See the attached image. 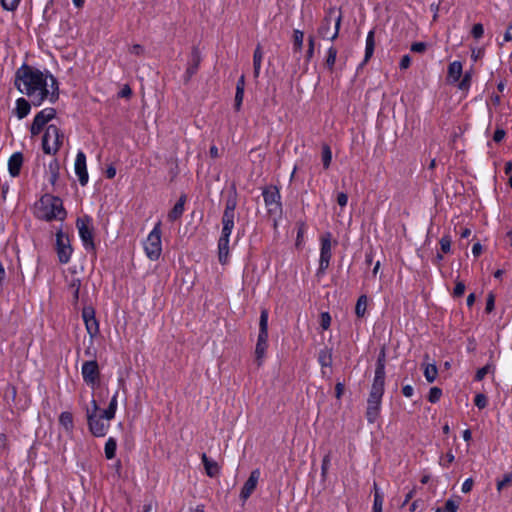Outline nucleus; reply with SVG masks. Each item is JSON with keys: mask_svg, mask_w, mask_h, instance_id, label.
<instances>
[{"mask_svg": "<svg viewBox=\"0 0 512 512\" xmlns=\"http://www.w3.org/2000/svg\"><path fill=\"white\" fill-rule=\"evenodd\" d=\"M465 292V284L462 281H456L455 287L453 289V297L454 298H460L464 295Z\"/></svg>", "mask_w": 512, "mask_h": 512, "instance_id": "nucleus-58", "label": "nucleus"}, {"mask_svg": "<svg viewBox=\"0 0 512 512\" xmlns=\"http://www.w3.org/2000/svg\"><path fill=\"white\" fill-rule=\"evenodd\" d=\"M21 0H1L2 7L7 11H14Z\"/></svg>", "mask_w": 512, "mask_h": 512, "instance_id": "nucleus-59", "label": "nucleus"}, {"mask_svg": "<svg viewBox=\"0 0 512 512\" xmlns=\"http://www.w3.org/2000/svg\"><path fill=\"white\" fill-rule=\"evenodd\" d=\"M74 170L78 177L79 183L82 186H85L89 181V175L87 171L86 154L81 150H79L76 154Z\"/></svg>", "mask_w": 512, "mask_h": 512, "instance_id": "nucleus-14", "label": "nucleus"}, {"mask_svg": "<svg viewBox=\"0 0 512 512\" xmlns=\"http://www.w3.org/2000/svg\"><path fill=\"white\" fill-rule=\"evenodd\" d=\"M423 374L428 383H433L438 375V368L435 363L424 364Z\"/></svg>", "mask_w": 512, "mask_h": 512, "instance_id": "nucleus-36", "label": "nucleus"}, {"mask_svg": "<svg viewBox=\"0 0 512 512\" xmlns=\"http://www.w3.org/2000/svg\"><path fill=\"white\" fill-rule=\"evenodd\" d=\"M369 298L366 294L358 297L355 305V315L357 318H364L367 312Z\"/></svg>", "mask_w": 512, "mask_h": 512, "instance_id": "nucleus-31", "label": "nucleus"}, {"mask_svg": "<svg viewBox=\"0 0 512 512\" xmlns=\"http://www.w3.org/2000/svg\"><path fill=\"white\" fill-rule=\"evenodd\" d=\"M31 101L29 102L27 99L20 97L15 102V115L18 119H23L29 115L31 111Z\"/></svg>", "mask_w": 512, "mask_h": 512, "instance_id": "nucleus-25", "label": "nucleus"}, {"mask_svg": "<svg viewBox=\"0 0 512 512\" xmlns=\"http://www.w3.org/2000/svg\"><path fill=\"white\" fill-rule=\"evenodd\" d=\"M472 72L466 71L458 81V89L461 91H468L471 87Z\"/></svg>", "mask_w": 512, "mask_h": 512, "instance_id": "nucleus-41", "label": "nucleus"}, {"mask_svg": "<svg viewBox=\"0 0 512 512\" xmlns=\"http://www.w3.org/2000/svg\"><path fill=\"white\" fill-rule=\"evenodd\" d=\"M441 396L442 389L435 386L430 388L427 399L431 403H437L440 400Z\"/></svg>", "mask_w": 512, "mask_h": 512, "instance_id": "nucleus-46", "label": "nucleus"}, {"mask_svg": "<svg viewBox=\"0 0 512 512\" xmlns=\"http://www.w3.org/2000/svg\"><path fill=\"white\" fill-rule=\"evenodd\" d=\"M76 227L78 229L79 237L82 241L84 249L88 252L94 251L95 242L92 218L88 215H84L83 217L77 218Z\"/></svg>", "mask_w": 512, "mask_h": 512, "instance_id": "nucleus-8", "label": "nucleus"}, {"mask_svg": "<svg viewBox=\"0 0 512 512\" xmlns=\"http://www.w3.org/2000/svg\"><path fill=\"white\" fill-rule=\"evenodd\" d=\"M474 404L480 410L486 408V406L488 404L487 396L483 393L476 394L474 397Z\"/></svg>", "mask_w": 512, "mask_h": 512, "instance_id": "nucleus-49", "label": "nucleus"}, {"mask_svg": "<svg viewBox=\"0 0 512 512\" xmlns=\"http://www.w3.org/2000/svg\"><path fill=\"white\" fill-rule=\"evenodd\" d=\"M81 375L84 383L95 389L100 384L101 371L98 362L91 359L83 362L81 367Z\"/></svg>", "mask_w": 512, "mask_h": 512, "instance_id": "nucleus-10", "label": "nucleus"}, {"mask_svg": "<svg viewBox=\"0 0 512 512\" xmlns=\"http://www.w3.org/2000/svg\"><path fill=\"white\" fill-rule=\"evenodd\" d=\"M459 508V503L454 501L453 499H448L445 502L444 508L442 509L444 512H457Z\"/></svg>", "mask_w": 512, "mask_h": 512, "instance_id": "nucleus-60", "label": "nucleus"}, {"mask_svg": "<svg viewBox=\"0 0 512 512\" xmlns=\"http://www.w3.org/2000/svg\"><path fill=\"white\" fill-rule=\"evenodd\" d=\"M221 224H222L221 234L231 236L232 231L234 229L235 222L230 221L226 218H221Z\"/></svg>", "mask_w": 512, "mask_h": 512, "instance_id": "nucleus-47", "label": "nucleus"}, {"mask_svg": "<svg viewBox=\"0 0 512 512\" xmlns=\"http://www.w3.org/2000/svg\"><path fill=\"white\" fill-rule=\"evenodd\" d=\"M321 157H322L323 168L328 169L332 162V151L328 144H324L322 146Z\"/></svg>", "mask_w": 512, "mask_h": 512, "instance_id": "nucleus-42", "label": "nucleus"}, {"mask_svg": "<svg viewBox=\"0 0 512 512\" xmlns=\"http://www.w3.org/2000/svg\"><path fill=\"white\" fill-rule=\"evenodd\" d=\"M320 254L319 265L316 270L315 276L320 280L330 266L332 259V233L326 231L320 235Z\"/></svg>", "mask_w": 512, "mask_h": 512, "instance_id": "nucleus-6", "label": "nucleus"}, {"mask_svg": "<svg viewBox=\"0 0 512 512\" xmlns=\"http://www.w3.org/2000/svg\"><path fill=\"white\" fill-rule=\"evenodd\" d=\"M427 49V44L424 42H415L411 45L410 50L415 53H423Z\"/></svg>", "mask_w": 512, "mask_h": 512, "instance_id": "nucleus-62", "label": "nucleus"}, {"mask_svg": "<svg viewBox=\"0 0 512 512\" xmlns=\"http://www.w3.org/2000/svg\"><path fill=\"white\" fill-rule=\"evenodd\" d=\"M49 178L48 182L53 186L54 190H56L57 183L60 176V164L57 159H54L49 163L48 166Z\"/></svg>", "mask_w": 512, "mask_h": 512, "instance_id": "nucleus-27", "label": "nucleus"}, {"mask_svg": "<svg viewBox=\"0 0 512 512\" xmlns=\"http://www.w3.org/2000/svg\"><path fill=\"white\" fill-rule=\"evenodd\" d=\"M263 50L260 44H258L253 53V76L257 79L260 75L262 60H263Z\"/></svg>", "mask_w": 512, "mask_h": 512, "instance_id": "nucleus-28", "label": "nucleus"}, {"mask_svg": "<svg viewBox=\"0 0 512 512\" xmlns=\"http://www.w3.org/2000/svg\"><path fill=\"white\" fill-rule=\"evenodd\" d=\"M341 24V11L337 7L330 8L325 15L323 30L339 32Z\"/></svg>", "mask_w": 512, "mask_h": 512, "instance_id": "nucleus-13", "label": "nucleus"}, {"mask_svg": "<svg viewBox=\"0 0 512 512\" xmlns=\"http://www.w3.org/2000/svg\"><path fill=\"white\" fill-rule=\"evenodd\" d=\"M36 217L46 222L53 220L64 221L67 217V211L64 208L62 199L50 193L44 194L39 200Z\"/></svg>", "mask_w": 512, "mask_h": 512, "instance_id": "nucleus-2", "label": "nucleus"}, {"mask_svg": "<svg viewBox=\"0 0 512 512\" xmlns=\"http://www.w3.org/2000/svg\"><path fill=\"white\" fill-rule=\"evenodd\" d=\"M200 62H201L200 51H199V49L197 47H193V49L191 51L189 66H188V68L186 70V74L189 77H191L192 75H194L198 71Z\"/></svg>", "mask_w": 512, "mask_h": 512, "instance_id": "nucleus-26", "label": "nucleus"}, {"mask_svg": "<svg viewBox=\"0 0 512 512\" xmlns=\"http://www.w3.org/2000/svg\"><path fill=\"white\" fill-rule=\"evenodd\" d=\"M55 251L57 253L58 261L61 264H67L71 260L73 254V247L68 234L64 233L62 229L56 232Z\"/></svg>", "mask_w": 512, "mask_h": 512, "instance_id": "nucleus-9", "label": "nucleus"}, {"mask_svg": "<svg viewBox=\"0 0 512 512\" xmlns=\"http://www.w3.org/2000/svg\"><path fill=\"white\" fill-rule=\"evenodd\" d=\"M463 74V65L460 61L455 60L448 65L447 80L449 83H457Z\"/></svg>", "mask_w": 512, "mask_h": 512, "instance_id": "nucleus-21", "label": "nucleus"}, {"mask_svg": "<svg viewBox=\"0 0 512 512\" xmlns=\"http://www.w3.org/2000/svg\"><path fill=\"white\" fill-rule=\"evenodd\" d=\"M230 237L229 235H220L218 239V260L220 264L226 265L229 262V243H230Z\"/></svg>", "mask_w": 512, "mask_h": 512, "instance_id": "nucleus-17", "label": "nucleus"}, {"mask_svg": "<svg viewBox=\"0 0 512 512\" xmlns=\"http://www.w3.org/2000/svg\"><path fill=\"white\" fill-rule=\"evenodd\" d=\"M384 496L379 490L376 483H374V501L372 510L373 512H382L383 509Z\"/></svg>", "mask_w": 512, "mask_h": 512, "instance_id": "nucleus-37", "label": "nucleus"}, {"mask_svg": "<svg viewBox=\"0 0 512 512\" xmlns=\"http://www.w3.org/2000/svg\"><path fill=\"white\" fill-rule=\"evenodd\" d=\"M386 367V351L382 348L377 356L375 369L385 370Z\"/></svg>", "mask_w": 512, "mask_h": 512, "instance_id": "nucleus-51", "label": "nucleus"}, {"mask_svg": "<svg viewBox=\"0 0 512 512\" xmlns=\"http://www.w3.org/2000/svg\"><path fill=\"white\" fill-rule=\"evenodd\" d=\"M56 117V109L52 107H47L39 111L30 126V133L32 136H37L42 132L44 127L48 124L49 121Z\"/></svg>", "mask_w": 512, "mask_h": 512, "instance_id": "nucleus-11", "label": "nucleus"}, {"mask_svg": "<svg viewBox=\"0 0 512 512\" xmlns=\"http://www.w3.org/2000/svg\"><path fill=\"white\" fill-rule=\"evenodd\" d=\"M293 54L294 57L298 60L300 59L302 48H303V42H304V35L305 34H293Z\"/></svg>", "mask_w": 512, "mask_h": 512, "instance_id": "nucleus-39", "label": "nucleus"}, {"mask_svg": "<svg viewBox=\"0 0 512 512\" xmlns=\"http://www.w3.org/2000/svg\"><path fill=\"white\" fill-rule=\"evenodd\" d=\"M313 55H314V38L312 37V35H310L308 38V47H307L306 55H305L306 61L309 62L312 59Z\"/></svg>", "mask_w": 512, "mask_h": 512, "instance_id": "nucleus-61", "label": "nucleus"}, {"mask_svg": "<svg viewBox=\"0 0 512 512\" xmlns=\"http://www.w3.org/2000/svg\"><path fill=\"white\" fill-rule=\"evenodd\" d=\"M23 160L24 158L21 152L13 153L8 159V171L12 177H17L20 175Z\"/></svg>", "mask_w": 512, "mask_h": 512, "instance_id": "nucleus-20", "label": "nucleus"}, {"mask_svg": "<svg viewBox=\"0 0 512 512\" xmlns=\"http://www.w3.org/2000/svg\"><path fill=\"white\" fill-rule=\"evenodd\" d=\"M201 460L208 477L214 478L220 474V466L216 461L208 458L205 453L202 454Z\"/></svg>", "mask_w": 512, "mask_h": 512, "instance_id": "nucleus-24", "label": "nucleus"}, {"mask_svg": "<svg viewBox=\"0 0 512 512\" xmlns=\"http://www.w3.org/2000/svg\"><path fill=\"white\" fill-rule=\"evenodd\" d=\"M512 483V471L509 473L504 474L503 478L501 480H498L496 483V488L500 492L506 487L507 485Z\"/></svg>", "mask_w": 512, "mask_h": 512, "instance_id": "nucleus-50", "label": "nucleus"}, {"mask_svg": "<svg viewBox=\"0 0 512 512\" xmlns=\"http://www.w3.org/2000/svg\"><path fill=\"white\" fill-rule=\"evenodd\" d=\"M495 308V295L493 292H489L486 298L485 312L490 314Z\"/></svg>", "mask_w": 512, "mask_h": 512, "instance_id": "nucleus-56", "label": "nucleus"}, {"mask_svg": "<svg viewBox=\"0 0 512 512\" xmlns=\"http://www.w3.org/2000/svg\"><path fill=\"white\" fill-rule=\"evenodd\" d=\"M506 136V131L503 128H497L493 134V141L500 143Z\"/></svg>", "mask_w": 512, "mask_h": 512, "instance_id": "nucleus-63", "label": "nucleus"}, {"mask_svg": "<svg viewBox=\"0 0 512 512\" xmlns=\"http://www.w3.org/2000/svg\"><path fill=\"white\" fill-rule=\"evenodd\" d=\"M118 390L111 397L109 405L106 409L102 410L103 416L108 420H113L116 415L117 407H118Z\"/></svg>", "mask_w": 512, "mask_h": 512, "instance_id": "nucleus-30", "label": "nucleus"}, {"mask_svg": "<svg viewBox=\"0 0 512 512\" xmlns=\"http://www.w3.org/2000/svg\"><path fill=\"white\" fill-rule=\"evenodd\" d=\"M80 288H81V280L79 278H73L68 286V289L72 295L71 303L74 308H77L79 299H80Z\"/></svg>", "mask_w": 512, "mask_h": 512, "instance_id": "nucleus-29", "label": "nucleus"}, {"mask_svg": "<svg viewBox=\"0 0 512 512\" xmlns=\"http://www.w3.org/2000/svg\"><path fill=\"white\" fill-rule=\"evenodd\" d=\"M161 225V221H158L143 242L145 255L151 261L159 260L162 254Z\"/></svg>", "mask_w": 512, "mask_h": 512, "instance_id": "nucleus-5", "label": "nucleus"}, {"mask_svg": "<svg viewBox=\"0 0 512 512\" xmlns=\"http://www.w3.org/2000/svg\"><path fill=\"white\" fill-rule=\"evenodd\" d=\"M496 372V365L493 362H488L483 367L479 368L475 375H474V381L480 382L482 381L486 375L492 374L494 375Z\"/></svg>", "mask_w": 512, "mask_h": 512, "instance_id": "nucleus-33", "label": "nucleus"}, {"mask_svg": "<svg viewBox=\"0 0 512 512\" xmlns=\"http://www.w3.org/2000/svg\"><path fill=\"white\" fill-rule=\"evenodd\" d=\"M268 320H269L268 311L266 309L261 310L258 333L268 334Z\"/></svg>", "mask_w": 512, "mask_h": 512, "instance_id": "nucleus-43", "label": "nucleus"}, {"mask_svg": "<svg viewBox=\"0 0 512 512\" xmlns=\"http://www.w3.org/2000/svg\"><path fill=\"white\" fill-rule=\"evenodd\" d=\"M261 472L260 470L254 469L251 471L248 479L245 481L241 491H240V499L246 501L254 492L257 487L258 481L260 479Z\"/></svg>", "mask_w": 512, "mask_h": 512, "instance_id": "nucleus-15", "label": "nucleus"}, {"mask_svg": "<svg viewBox=\"0 0 512 512\" xmlns=\"http://www.w3.org/2000/svg\"><path fill=\"white\" fill-rule=\"evenodd\" d=\"M332 348H329L325 346L324 348L320 349L317 356V361L319 365L321 366V372L322 374L325 373V368H331L333 364V357H332Z\"/></svg>", "mask_w": 512, "mask_h": 512, "instance_id": "nucleus-22", "label": "nucleus"}, {"mask_svg": "<svg viewBox=\"0 0 512 512\" xmlns=\"http://www.w3.org/2000/svg\"><path fill=\"white\" fill-rule=\"evenodd\" d=\"M85 328H86L87 333L89 334L90 338L91 339L95 338L100 332L99 322H98L97 318L95 317V318L87 321L85 324Z\"/></svg>", "mask_w": 512, "mask_h": 512, "instance_id": "nucleus-40", "label": "nucleus"}, {"mask_svg": "<svg viewBox=\"0 0 512 512\" xmlns=\"http://www.w3.org/2000/svg\"><path fill=\"white\" fill-rule=\"evenodd\" d=\"M262 196L267 214L273 219V227L277 229L283 215L280 189L275 185L266 186L262 189Z\"/></svg>", "mask_w": 512, "mask_h": 512, "instance_id": "nucleus-4", "label": "nucleus"}, {"mask_svg": "<svg viewBox=\"0 0 512 512\" xmlns=\"http://www.w3.org/2000/svg\"><path fill=\"white\" fill-rule=\"evenodd\" d=\"M63 138V133L56 125H48L42 137L43 152L48 155H55L62 146Z\"/></svg>", "mask_w": 512, "mask_h": 512, "instance_id": "nucleus-7", "label": "nucleus"}, {"mask_svg": "<svg viewBox=\"0 0 512 512\" xmlns=\"http://www.w3.org/2000/svg\"><path fill=\"white\" fill-rule=\"evenodd\" d=\"M305 230H306L305 223L301 222L297 228V236H296V242H295V245L297 248H299L303 243Z\"/></svg>", "mask_w": 512, "mask_h": 512, "instance_id": "nucleus-55", "label": "nucleus"}, {"mask_svg": "<svg viewBox=\"0 0 512 512\" xmlns=\"http://www.w3.org/2000/svg\"><path fill=\"white\" fill-rule=\"evenodd\" d=\"M117 441L114 437H109L104 446V453L107 460H112L116 456Z\"/></svg>", "mask_w": 512, "mask_h": 512, "instance_id": "nucleus-35", "label": "nucleus"}, {"mask_svg": "<svg viewBox=\"0 0 512 512\" xmlns=\"http://www.w3.org/2000/svg\"><path fill=\"white\" fill-rule=\"evenodd\" d=\"M238 204V195L235 186H233L232 191L226 198L224 210L236 211V207Z\"/></svg>", "mask_w": 512, "mask_h": 512, "instance_id": "nucleus-38", "label": "nucleus"}, {"mask_svg": "<svg viewBox=\"0 0 512 512\" xmlns=\"http://www.w3.org/2000/svg\"><path fill=\"white\" fill-rule=\"evenodd\" d=\"M336 57H337V50L335 47L331 46L327 50V56H326V61H325V65L328 70H330V71L333 70L335 62H336Z\"/></svg>", "mask_w": 512, "mask_h": 512, "instance_id": "nucleus-44", "label": "nucleus"}, {"mask_svg": "<svg viewBox=\"0 0 512 512\" xmlns=\"http://www.w3.org/2000/svg\"><path fill=\"white\" fill-rule=\"evenodd\" d=\"M452 239L449 234L443 235L439 240L440 250L442 253L447 254L451 251Z\"/></svg>", "mask_w": 512, "mask_h": 512, "instance_id": "nucleus-45", "label": "nucleus"}, {"mask_svg": "<svg viewBox=\"0 0 512 512\" xmlns=\"http://www.w3.org/2000/svg\"><path fill=\"white\" fill-rule=\"evenodd\" d=\"M91 407L86 408L87 426L89 432L97 438L105 437L110 429V421L100 412L97 401L91 400Z\"/></svg>", "mask_w": 512, "mask_h": 512, "instance_id": "nucleus-3", "label": "nucleus"}, {"mask_svg": "<svg viewBox=\"0 0 512 512\" xmlns=\"http://www.w3.org/2000/svg\"><path fill=\"white\" fill-rule=\"evenodd\" d=\"M268 348V334L258 333L255 347V359L258 366H261Z\"/></svg>", "mask_w": 512, "mask_h": 512, "instance_id": "nucleus-19", "label": "nucleus"}, {"mask_svg": "<svg viewBox=\"0 0 512 512\" xmlns=\"http://www.w3.org/2000/svg\"><path fill=\"white\" fill-rule=\"evenodd\" d=\"M381 396L368 395L365 417L369 424H374L380 416L382 407Z\"/></svg>", "mask_w": 512, "mask_h": 512, "instance_id": "nucleus-12", "label": "nucleus"}, {"mask_svg": "<svg viewBox=\"0 0 512 512\" xmlns=\"http://www.w3.org/2000/svg\"><path fill=\"white\" fill-rule=\"evenodd\" d=\"M330 462H331L330 454H326L323 457L322 463H321V476H322L323 479H325L326 476H327L328 469H329V466H330Z\"/></svg>", "mask_w": 512, "mask_h": 512, "instance_id": "nucleus-57", "label": "nucleus"}, {"mask_svg": "<svg viewBox=\"0 0 512 512\" xmlns=\"http://www.w3.org/2000/svg\"><path fill=\"white\" fill-rule=\"evenodd\" d=\"M95 317H96L95 309L92 306H85L82 309V319H83L84 324H86L87 321H89L90 319H93Z\"/></svg>", "mask_w": 512, "mask_h": 512, "instance_id": "nucleus-53", "label": "nucleus"}, {"mask_svg": "<svg viewBox=\"0 0 512 512\" xmlns=\"http://www.w3.org/2000/svg\"><path fill=\"white\" fill-rule=\"evenodd\" d=\"M483 56H484V50L483 49H481V48H472V50H471V59L474 62H477Z\"/></svg>", "mask_w": 512, "mask_h": 512, "instance_id": "nucleus-64", "label": "nucleus"}, {"mask_svg": "<svg viewBox=\"0 0 512 512\" xmlns=\"http://www.w3.org/2000/svg\"><path fill=\"white\" fill-rule=\"evenodd\" d=\"M331 325V315L329 312H322L320 314V327L322 330H328Z\"/></svg>", "mask_w": 512, "mask_h": 512, "instance_id": "nucleus-54", "label": "nucleus"}, {"mask_svg": "<svg viewBox=\"0 0 512 512\" xmlns=\"http://www.w3.org/2000/svg\"><path fill=\"white\" fill-rule=\"evenodd\" d=\"M59 424L67 433H72L74 429V420L71 412L64 411L59 415Z\"/></svg>", "mask_w": 512, "mask_h": 512, "instance_id": "nucleus-32", "label": "nucleus"}, {"mask_svg": "<svg viewBox=\"0 0 512 512\" xmlns=\"http://www.w3.org/2000/svg\"><path fill=\"white\" fill-rule=\"evenodd\" d=\"M455 460V456L451 450H449L445 455L440 457L439 465L443 468H448L450 464H452Z\"/></svg>", "mask_w": 512, "mask_h": 512, "instance_id": "nucleus-48", "label": "nucleus"}, {"mask_svg": "<svg viewBox=\"0 0 512 512\" xmlns=\"http://www.w3.org/2000/svg\"><path fill=\"white\" fill-rule=\"evenodd\" d=\"M385 370L375 369L373 382L369 391L370 395L383 397L385 392Z\"/></svg>", "mask_w": 512, "mask_h": 512, "instance_id": "nucleus-16", "label": "nucleus"}, {"mask_svg": "<svg viewBox=\"0 0 512 512\" xmlns=\"http://www.w3.org/2000/svg\"><path fill=\"white\" fill-rule=\"evenodd\" d=\"M187 201V196L182 194L172 209L167 214V219L169 222L173 223L177 220H180L185 212V203Z\"/></svg>", "mask_w": 512, "mask_h": 512, "instance_id": "nucleus-18", "label": "nucleus"}, {"mask_svg": "<svg viewBox=\"0 0 512 512\" xmlns=\"http://www.w3.org/2000/svg\"><path fill=\"white\" fill-rule=\"evenodd\" d=\"M374 35L375 34H367L365 55H364V59L361 63V66H364L370 60V58L373 56L374 49H375Z\"/></svg>", "mask_w": 512, "mask_h": 512, "instance_id": "nucleus-34", "label": "nucleus"}, {"mask_svg": "<svg viewBox=\"0 0 512 512\" xmlns=\"http://www.w3.org/2000/svg\"><path fill=\"white\" fill-rule=\"evenodd\" d=\"M244 91L245 90H240V88L236 89L235 99H234V110L236 112H239L241 110L243 99H244Z\"/></svg>", "mask_w": 512, "mask_h": 512, "instance_id": "nucleus-52", "label": "nucleus"}, {"mask_svg": "<svg viewBox=\"0 0 512 512\" xmlns=\"http://www.w3.org/2000/svg\"><path fill=\"white\" fill-rule=\"evenodd\" d=\"M14 85L25 94L33 106H41L49 96L47 74L34 66L23 63L15 72Z\"/></svg>", "mask_w": 512, "mask_h": 512, "instance_id": "nucleus-1", "label": "nucleus"}, {"mask_svg": "<svg viewBox=\"0 0 512 512\" xmlns=\"http://www.w3.org/2000/svg\"><path fill=\"white\" fill-rule=\"evenodd\" d=\"M45 73L47 74V82L50 81L48 87L50 86L51 88V91L49 90V96L47 100L53 104L59 99V83L57 78L51 74L49 70H45Z\"/></svg>", "mask_w": 512, "mask_h": 512, "instance_id": "nucleus-23", "label": "nucleus"}]
</instances>
